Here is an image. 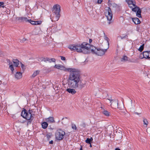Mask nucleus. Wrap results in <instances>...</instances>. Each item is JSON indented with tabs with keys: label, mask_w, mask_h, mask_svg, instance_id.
I'll return each mask as SVG.
<instances>
[{
	"label": "nucleus",
	"mask_w": 150,
	"mask_h": 150,
	"mask_svg": "<svg viewBox=\"0 0 150 150\" xmlns=\"http://www.w3.org/2000/svg\"><path fill=\"white\" fill-rule=\"evenodd\" d=\"M70 72L68 83L69 87L70 88L81 90L86 84V81L81 79L80 71L77 69L71 68L67 69Z\"/></svg>",
	"instance_id": "1"
},
{
	"label": "nucleus",
	"mask_w": 150,
	"mask_h": 150,
	"mask_svg": "<svg viewBox=\"0 0 150 150\" xmlns=\"http://www.w3.org/2000/svg\"><path fill=\"white\" fill-rule=\"evenodd\" d=\"M68 48L71 51L80 53L83 52L82 49L85 48L88 50H91L93 54L100 56L104 55L107 50V49L103 50L96 48L86 42H83L81 45L75 44L70 45Z\"/></svg>",
	"instance_id": "2"
},
{
	"label": "nucleus",
	"mask_w": 150,
	"mask_h": 150,
	"mask_svg": "<svg viewBox=\"0 0 150 150\" xmlns=\"http://www.w3.org/2000/svg\"><path fill=\"white\" fill-rule=\"evenodd\" d=\"M32 112V110H29L28 111H27L25 109L23 108L22 110L21 115L24 118H25L28 120V124L29 123H31L32 121L33 120L34 117L32 116L31 112Z\"/></svg>",
	"instance_id": "3"
},
{
	"label": "nucleus",
	"mask_w": 150,
	"mask_h": 150,
	"mask_svg": "<svg viewBox=\"0 0 150 150\" xmlns=\"http://www.w3.org/2000/svg\"><path fill=\"white\" fill-rule=\"evenodd\" d=\"M55 136L56 140L61 141L63 139L64 137H65L66 138L68 137L69 135L65 134L64 131L62 130L61 129L59 128L55 132Z\"/></svg>",
	"instance_id": "4"
},
{
	"label": "nucleus",
	"mask_w": 150,
	"mask_h": 150,
	"mask_svg": "<svg viewBox=\"0 0 150 150\" xmlns=\"http://www.w3.org/2000/svg\"><path fill=\"white\" fill-rule=\"evenodd\" d=\"M53 9L52 12L54 13L58 20L60 17L59 13L60 11V6L59 5H55L53 6Z\"/></svg>",
	"instance_id": "5"
},
{
	"label": "nucleus",
	"mask_w": 150,
	"mask_h": 150,
	"mask_svg": "<svg viewBox=\"0 0 150 150\" xmlns=\"http://www.w3.org/2000/svg\"><path fill=\"white\" fill-rule=\"evenodd\" d=\"M108 100L110 101L111 103V105L113 108H117L118 105V100H112L111 99H109Z\"/></svg>",
	"instance_id": "6"
},
{
	"label": "nucleus",
	"mask_w": 150,
	"mask_h": 150,
	"mask_svg": "<svg viewBox=\"0 0 150 150\" xmlns=\"http://www.w3.org/2000/svg\"><path fill=\"white\" fill-rule=\"evenodd\" d=\"M108 15L107 17L108 20L110 21L112 19V14L110 7H108Z\"/></svg>",
	"instance_id": "7"
},
{
	"label": "nucleus",
	"mask_w": 150,
	"mask_h": 150,
	"mask_svg": "<svg viewBox=\"0 0 150 150\" xmlns=\"http://www.w3.org/2000/svg\"><path fill=\"white\" fill-rule=\"evenodd\" d=\"M16 20L19 21L21 22H28V19L26 18L23 17H18L16 18Z\"/></svg>",
	"instance_id": "8"
},
{
	"label": "nucleus",
	"mask_w": 150,
	"mask_h": 150,
	"mask_svg": "<svg viewBox=\"0 0 150 150\" xmlns=\"http://www.w3.org/2000/svg\"><path fill=\"white\" fill-rule=\"evenodd\" d=\"M28 22L30 23L31 24L33 25H40L41 24L42 21H32L31 19L28 20Z\"/></svg>",
	"instance_id": "9"
},
{
	"label": "nucleus",
	"mask_w": 150,
	"mask_h": 150,
	"mask_svg": "<svg viewBox=\"0 0 150 150\" xmlns=\"http://www.w3.org/2000/svg\"><path fill=\"white\" fill-rule=\"evenodd\" d=\"M75 88H68L66 90V91L70 93L72 95L75 94L76 93V91L74 89Z\"/></svg>",
	"instance_id": "10"
},
{
	"label": "nucleus",
	"mask_w": 150,
	"mask_h": 150,
	"mask_svg": "<svg viewBox=\"0 0 150 150\" xmlns=\"http://www.w3.org/2000/svg\"><path fill=\"white\" fill-rule=\"evenodd\" d=\"M130 18L132 19L133 22L135 24L137 25L140 23L141 21L137 17L135 18Z\"/></svg>",
	"instance_id": "11"
},
{
	"label": "nucleus",
	"mask_w": 150,
	"mask_h": 150,
	"mask_svg": "<svg viewBox=\"0 0 150 150\" xmlns=\"http://www.w3.org/2000/svg\"><path fill=\"white\" fill-rule=\"evenodd\" d=\"M7 62L8 63V64L9 65V68L11 71L12 73L13 74L14 70V68L12 62H11L10 60L9 59H8L7 60Z\"/></svg>",
	"instance_id": "12"
},
{
	"label": "nucleus",
	"mask_w": 150,
	"mask_h": 150,
	"mask_svg": "<svg viewBox=\"0 0 150 150\" xmlns=\"http://www.w3.org/2000/svg\"><path fill=\"white\" fill-rule=\"evenodd\" d=\"M15 76L16 79H19L22 77V74L21 72H17L16 73Z\"/></svg>",
	"instance_id": "13"
},
{
	"label": "nucleus",
	"mask_w": 150,
	"mask_h": 150,
	"mask_svg": "<svg viewBox=\"0 0 150 150\" xmlns=\"http://www.w3.org/2000/svg\"><path fill=\"white\" fill-rule=\"evenodd\" d=\"M47 121L50 123L55 122L54 117H49L46 119Z\"/></svg>",
	"instance_id": "14"
},
{
	"label": "nucleus",
	"mask_w": 150,
	"mask_h": 150,
	"mask_svg": "<svg viewBox=\"0 0 150 150\" xmlns=\"http://www.w3.org/2000/svg\"><path fill=\"white\" fill-rule=\"evenodd\" d=\"M149 51H144L143 52L142 54L143 56V58L146 59H149Z\"/></svg>",
	"instance_id": "15"
},
{
	"label": "nucleus",
	"mask_w": 150,
	"mask_h": 150,
	"mask_svg": "<svg viewBox=\"0 0 150 150\" xmlns=\"http://www.w3.org/2000/svg\"><path fill=\"white\" fill-rule=\"evenodd\" d=\"M12 61L14 64V66L16 67H18L19 65V60L17 59H13Z\"/></svg>",
	"instance_id": "16"
},
{
	"label": "nucleus",
	"mask_w": 150,
	"mask_h": 150,
	"mask_svg": "<svg viewBox=\"0 0 150 150\" xmlns=\"http://www.w3.org/2000/svg\"><path fill=\"white\" fill-rule=\"evenodd\" d=\"M48 124L47 122H43L41 124L42 127L43 129H45L47 128L48 126Z\"/></svg>",
	"instance_id": "17"
},
{
	"label": "nucleus",
	"mask_w": 150,
	"mask_h": 150,
	"mask_svg": "<svg viewBox=\"0 0 150 150\" xmlns=\"http://www.w3.org/2000/svg\"><path fill=\"white\" fill-rule=\"evenodd\" d=\"M129 58L125 55H123L121 59V61L123 62H126L128 60Z\"/></svg>",
	"instance_id": "18"
},
{
	"label": "nucleus",
	"mask_w": 150,
	"mask_h": 150,
	"mask_svg": "<svg viewBox=\"0 0 150 150\" xmlns=\"http://www.w3.org/2000/svg\"><path fill=\"white\" fill-rule=\"evenodd\" d=\"M136 16H137L139 18H141L142 16H141V12H142V11L141 9L139 8V9L137 10V11H136Z\"/></svg>",
	"instance_id": "19"
},
{
	"label": "nucleus",
	"mask_w": 150,
	"mask_h": 150,
	"mask_svg": "<svg viewBox=\"0 0 150 150\" xmlns=\"http://www.w3.org/2000/svg\"><path fill=\"white\" fill-rule=\"evenodd\" d=\"M93 141V138L92 137H91L90 138H88L85 140L86 142L88 144H91V143Z\"/></svg>",
	"instance_id": "20"
},
{
	"label": "nucleus",
	"mask_w": 150,
	"mask_h": 150,
	"mask_svg": "<svg viewBox=\"0 0 150 150\" xmlns=\"http://www.w3.org/2000/svg\"><path fill=\"white\" fill-rule=\"evenodd\" d=\"M40 72V71L36 70L34 71L31 76V77L34 78L37 75H38Z\"/></svg>",
	"instance_id": "21"
},
{
	"label": "nucleus",
	"mask_w": 150,
	"mask_h": 150,
	"mask_svg": "<svg viewBox=\"0 0 150 150\" xmlns=\"http://www.w3.org/2000/svg\"><path fill=\"white\" fill-rule=\"evenodd\" d=\"M54 67L57 69H63L64 67L61 65L55 64L54 66Z\"/></svg>",
	"instance_id": "22"
},
{
	"label": "nucleus",
	"mask_w": 150,
	"mask_h": 150,
	"mask_svg": "<svg viewBox=\"0 0 150 150\" xmlns=\"http://www.w3.org/2000/svg\"><path fill=\"white\" fill-rule=\"evenodd\" d=\"M103 113L104 114L105 116H109L110 115V112L108 111L105 110H104L103 111Z\"/></svg>",
	"instance_id": "23"
},
{
	"label": "nucleus",
	"mask_w": 150,
	"mask_h": 150,
	"mask_svg": "<svg viewBox=\"0 0 150 150\" xmlns=\"http://www.w3.org/2000/svg\"><path fill=\"white\" fill-rule=\"evenodd\" d=\"M8 19V16L6 14H4L3 15V20H7Z\"/></svg>",
	"instance_id": "24"
},
{
	"label": "nucleus",
	"mask_w": 150,
	"mask_h": 150,
	"mask_svg": "<svg viewBox=\"0 0 150 150\" xmlns=\"http://www.w3.org/2000/svg\"><path fill=\"white\" fill-rule=\"evenodd\" d=\"M113 5L114 6H115V7L117 8V9L119 11H120L122 10V7H120V6L118 5L117 4L115 3H113Z\"/></svg>",
	"instance_id": "25"
},
{
	"label": "nucleus",
	"mask_w": 150,
	"mask_h": 150,
	"mask_svg": "<svg viewBox=\"0 0 150 150\" xmlns=\"http://www.w3.org/2000/svg\"><path fill=\"white\" fill-rule=\"evenodd\" d=\"M143 122H144V124L146 125V126L145 127H146L148 125V122L147 120L145 118H143Z\"/></svg>",
	"instance_id": "26"
},
{
	"label": "nucleus",
	"mask_w": 150,
	"mask_h": 150,
	"mask_svg": "<svg viewBox=\"0 0 150 150\" xmlns=\"http://www.w3.org/2000/svg\"><path fill=\"white\" fill-rule=\"evenodd\" d=\"M139 8H140L139 7L136 6L134 8H132V11L136 12L137 11V10H138V9H139Z\"/></svg>",
	"instance_id": "27"
},
{
	"label": "nucleus",
	"mask_w": 150,
	"mask_h": 150,
	"mask_svg": "<svg viewBox=\"0 0 150 150\" xmlns=\"http://www.w3.org/2000/svg\"><path fill=\"white\" fill-rule=\"evenodd\" d=\"M144 44H143L142 45H141L139 48L138 49V50L140 52H142L144 50Z\"/></svg>",
	"instance_id": "28"
},
{
	"label": "nucleus",
	"mask_w": 150,
	"mask_h": 150,
	"mask_svg": "<svg viewBox=\"0 0 150 150\" xmlns=\"http://www.w3.org/2000/svg\"><path fill=\"white\" fill-rule=\"evenodd\" d=\"M20 64H21V67L23 70L24 71L25 69V67L24 64H23L21 62H20Z\"/></svg>",
	"instance_id": "29"
},
{
	"label": "nucleus",
	"mask_w": 150,
	"mask_h": 150,
	"mask_svg": "<svg viewBox=\"0 0 150 150\" xmlns=\"http://www.w3.org/2000/svg\"><path fill=\"white\" fill-rule=\"evenodd\" d=\"M126 2H127L129 5H132V0H126Z\"/></svg>",
	"instance_id": "30"
},
{
	"label": "nucleus",
	"mask_w": 150,
	"mask_h": 150,
	"mask_svg": "<svg viewBox=\"0 0 150 150\" xmlns=\"http://www.w3.org/2000/svg\"><path fill=\"white\" fill-rule=\"evenodd\" d=\"M112 1L110 0H108V6H109L110 7V6H111L112 5Z\"/></svg>",
	"instance_id": "31"
},
{
	"label": "nucleus",
	"mask_w": 150,
	"mask_h": 150,
	"mask_svg": "<svg viewBox=\"0 0 150 150\" xmlns=\"http://www.w3.org/2000/svg\"><path fill=\"white\" fill-rule=\"evenodd\" d=\"M4 3L3 2H0V7L4 8L5 7Z\"/></svg>",
	"instance_id": "32"
},
{
	"label": "nucleus",
	"mask_w": 150,
	"mask_h": 150,
	"mask_svg": "<svg viewBox=\"0 0 150 150\" xmlns=\"http://www.w3.org/2000/svg\"><path fill=\"white\" fill-rule=\"evenodd\" d=\"M49 62H55L56 60L54 58H51V59H49Z\"/></svg>",
	"instance_id": "33"
},
{
	"label": "nucleus",
	"mask_w": 150,
	"mask_h": 150,
	"mask_svg": "<svg viewBox=\"0 0 150 150\" xmlns=\"http://www.w3.org/2000/svg\"><path fill=\"white\" fill-rule=\"evenodd\" d=\"M72 128L73 129H74L75 130L77 129L76 126V125L75 124H72Z\"/></svg>",
	"instance_id": "34"
},
{
	"label": "nucleus",
	"mask_w": 150,
	"mask_h": 150,
	"mask_svg": "<svg viewBox=\"0 0 150 150\" xmlns=\"http://www.w3.org/2000/svg\"><path fill=\"white\" fill-rule=\"evenodd\" d=\"M104 35H105V38H104V39L105 40L107 41V42H108V43H109V38H108V37H107L106 36H105V34H104Z\"/></svg>",
	"instance_id": "35"
},
{
	"label": "nucleus",
	"mask_w": 150,
	"mask_h": 150,
	"mask_svg": "<svg viewBox=\"0 0 150 150\" xmlns=\"http://www.w3.org/2000/svg\"><path fill=\"white\" fill-rule=\"evenodd\" d=\"M49 58L47 57L46 58H44L42 60V61H44V62H46L47 61H49Z\"/></svg>",
	"instance_id": "36"
},
{
	"label": "nucleus",
	"mask_w": 150,
	"mask_h": 150,
	"mask_svg": "<svg viewBox=\"0 0 150 150\" xmlns=\"http://www.w3.org/2000/svg\"><path fill=\"white\" fill-rule=\"evenodd\" d=\"M80 126L82 128H85L86 127V124L84 123H83Z\"/></svg>",
	"instance_id": "37"
},
{
	"label": "nucleus",
	"mask_w": 150,
	"mask_h": 150,
	"mask_svg": "<svg viewBox=\"0 0 150 150\" xmlns=\"http://www.w3.org/2000/svg\"><path fill=\"white\" fill-rule=\"evenodd\" d=\"M120 37L121 39H125V38H126V37H128V36L127 35H125L123 37H122L121 36H120Z\"/></svg>",
	"instance_id": "38"
},
{
	"label": "nucleus",
	"mask_w": 150,
	"mask_h": 150,
	"mask_svg": "<svg viewBox=\"0 0 150 150\" xmlns=\"http://www.w3.org/2000/svg\"><path fill=\"white\" fill-rule=\"evenodd\" d=\"M147 132L150 134V127H148L146 129Z\"/></svg>",
	"instance_id": "39"
},
{
	"label": "nucleus",
	"mask_w": 150,
	"mask_h": 150,
	"mask_svg": "<svg viewBox=\"0 0 150 150\" xmlns=\"http://www.w3.org/2000/svg\"><path fill=\"white\" fill-rule=\"evenodd\" d=\"M46 136L48 140H49L50 139L51 137V136L49 134H47Z\"/></svg>",
	"instance_id": "40"
},
{
	"label": "nucleus",
	"mask_w": 150,
	"mask_h": 150,
	"mask_svg": "<svg viewBox=\"0 0 150 150\" xmlns=\"http://www.w3.org/2000/svg\"><path fill=\"white\" fill-rule=\"evenodd\" d=\"M61 57V59L62 60H65L66 59L65 57L63 56H60Z\"/></svg>",
	"instance_id": "41"
},
{
	"label": "nucleus",
	"mask_w": 150,
	"mask_h": 150,
	"mask_svg": "<svg viewBox=\"0 0 150 150\" xmlns=\"http://www.w3.org/2000/svg\"><path fill=\"white\" fill-rule=\"evenodd\" d=\"M103 0H98L97 3L98 4H101L103 1Z\"/></svg>",
	"instance_id": "42"
},
{
	"label": "nucleus",
	"mask_w": 150,
	"mask_h": 150,
	"mask_svg": "<svg viewBox=\"0 0 150 150\" xmlns=\"http://www.w3.org/2000/svg\"><path fill=\"white\" fill-rule=\"evenodd\" d=\"M27 40V39L25 38H23V39L21 40V41H22V42L23 43L24 42H25V41Z\"/></svg>",
	"instance_id": "43"
},
{
	"label": "nucleus",
	"mask_w": 150,
	"mask_h": 150,
	"mask_svg": "<svg viewBox=\"0 0 150 150\" xmlns=\"http://www.w3.org/2000/svg\"><path fill=\"white\" fill-rule=\"evenodd\" d=\"M132 5L134 7H135L136 6H137L136 5V2L135 1L134 2L133 1H132Z\"/></svg>",
	"instance_id": "44"
},
{
	"label": "nucleus",
	"mask_w": 150,
	"mask_h": 150,
	"mask_svg": "<svg viewBox=\"0 0 150 150\" xmlns=\"http://www.w3.org/2000/svg\"><path fill=\"white\" fill-rule=\"evenodd\" d=\"M53 143V140H51V141H50L49 143L50 144H52Z\"/></svg>",
	"instance_id": "45"
},
{
	"label": "nucleus",
	"mask_w": 150,
	"mask_h": 150,
	"mask_svg": "<svg viewBox=\"0 0 150 150\" xmlns=\"http://www.w3.org/2000/svg\"><path fill=\"white\" fill-rule=\"evenodd\" d=\"M115 150H121L119 148H116L115 149Z\"/></svg>",
	"instance_id": "46"
},
{
	"label": "nucleus",
	"mask_w": 150,
	"mask_h": 150,
	"mask_svg": "<svg viewBox=\"0 0 150 150\" xmlns=\"http://www.w3.org/2000/svg\"><path fill=\"white\" fill-rule=\"evenodd\" d=\"M92 40L91 39H90L89 40V42L90 43H91V42H92Z\"/></svg>",
	"instance_id": "47"
},
{
	"label": "nucleus",
	"mask_w": 150,
	"mask_h": 150,
	"mask_svg": "<svg viewBox=\"0 0 150 150\" xmlns=\"http://www.w3.org/2000/svg\"><path fill=\"white\" fill-rule=\"evenodd\" d=\"M148 53H149V59H150V51H149V52Z\"/></svg>",
	"instance_id": "48"
},
{
	"label": "nucleus",
	"mask_w": 150,
	"mask_h": 150,
	"mask_svg": "<svg viewBox=\"0 0 150 150\" xmlns=\"http://www.w3.org/2000/svg\"><path fill=\"white\" fill-rule=\"evenodd\" d=\"M80 150H83L82 149V146H81V148Z\"/></svg>",
	"instance_id": "49"
},
{
	"label": "nucleus",
	"mask_w": 150,
	"mask_h": 150,
	"mask_svg": "<svg viewBox=\"0 0 150 150\" xmlns=\"http://www.w3.org/2000/svg\"><path fill=\"white\" fill-rule=\"evenodd\" d=\"M129 7L130 8H131L132 9V8H133L132 7V6H129Z\"/></svg>",
	"instance_id": "50"
},
{
	"label": "nucleus",
	"mask_w": 150,
	"mask_h": 150,
	"mask_svg": "<svg viewBox=\"0 0 150 150\" xmlns=\"http://www.w3.org/2000/svg\"><path fill=\"white\" fill-rule=\"evenodd\" d=\"M135 113V114H137V115H139V113H138L137 112H136Z\"/></svg>",
	"instance_id": "51"
},
{
	"label": "nucleus",
	"mask_w": 150,
	"mask_h": 150,
	"mask_svg": "<svg viewBox=\"0 0 150 150\" xmlns=\"http://www.w3.org/2000/svg\"><path fill=\"white\" fill-rule=\"evenodd\" d=\"M90 147H92V145L91 144H91H90Z\"/></svg>",
	"instance_id": "52"
},
{
	"label": "nucleus",
	"mask_w": 150,
	"mask_h": 150,
	"mask_svg": "<svg viewBox=\"0 0 150 150\" xmlns=\"http://www.w3.org/2000/svg\"><path fill=\"white\" fill-rule=\"evenodd\" d=\"M65 118H67V117H65Z\"/></svg>",
	"instance_id": "53"
}]
</instances>
